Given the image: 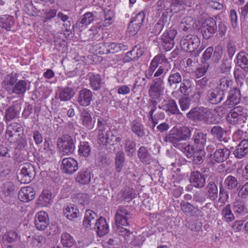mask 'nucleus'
Listing matches in <instances>:
<instances>
[{
  "instance_id": "1",
  "label": "nucleus",
  "mask_w": 248,
  "mask_h": 248,
  "mask_svg": "<svg viewBox=\"0 0 248 248\" xmlns=\"http://www.w3.org/2000/svg\"><path fill=\"white\" fill-rule=\"evenodd\" d=\"M171 68V64L162 53L158 54L152 60L149 66L145 72V76L148 79L154 77L158 78L164 76Z\"/></svg>"
},
{
  "instance_id": "2",
  "label": "nucleus",
  "mask_w": 248,
  "mask_h": 248,
  "mask_svg": "<svg viewBox=\"0 0 248 248\" xmlns=\"http://www.w3.org/2000/svg\"><path fill=\"white\" fill-rule=\"evenodd\" d=\"M188 119L197 122H202L206 124H214L217 123V119L211 111L207 108L202 107L192 108L187 114Z\"/></svg>"
},
{
  "instance_id": "3",
  "label": "nucleus",
  "mask_w": 248,
  "mask_h": 248,
  "mask_svg": "<svg viewBox=\"0 0 248 248\" xmlns=\"http://www.w3.org/2000/svg\"><path fill=\"white\" fill-rule=\"evenodd\" d=\"M191 131L186 126L173 127L166 135L164 141L172 143L175 147L179 145V142L186 140L191 136Z\"/></svg>"
},
{
  "instance_id": "4",
  "label": "nucleus",
  "mask_w": 248,
  "mask_h": 248,
  "mask_svg": "<svg viewBox=\"0 0 248 248\" xmlns=\"http://www.w3.org/2000/svg\"><path fill=\"white\" fill-rule=\"evenodd\" d=\"M248 118V113L244 110L242 106H237L232 108L228 114L226 120L231 124L233 125H241L244 127V124L247 123Z\"/></svg>"
},
{
  "instance_id": "5",
  "label": "nucleus",
  "mask_w": 248,
  "mask_h": 248,
  "mask_svg": "<svg viewBox=\"0 0 248 248\" xmlns=\"http://www.w3.org/2000/svg\"><path fill=\"white\" fill-rule=\"evenodd\" d=\"M164 81V76L154 79L148 91V94L151 101H159L163 92Z\"/></svg>"
},
{
  "instance_id": "6",
  "label": "nucleus",
  "mask_w": 248,
  "mask_h": 248,
  "mask_svg": "<svg viewBox=\"0 0 248 248\" xmlns=\"http://www.w3.org/2000/svg\"><path fill=\"white\" fill-rule=\"evenodd\" d=\"M201 41L199 38L194 35L188 34L180 41V45L185 51L193 53L199 49Z\"/></svg>"
},
{
  "instance_id": "7",
  "label": "nucleus",
  "mask_w": 248,
  "mask_h": 248,
  "mask_svg": "<svg viewBox=\"0 0 248 248\" xmlns=\"http://www.w3.org/2000/svg\"><path fill=\"white\" fill-rule=\"evenodd\" d=\"M58 145L60 148V153L64 155L72 154L75 148L73 138L68 134L63 135L58 139Z\"/></svg>"
},
{
  "instance_id": "8",
  "label": "nucleus",
  "mask_w": 248,
  "mask_h": 248,
  "mask_svg": "<svg viewBox=\"0 0 248 248\" xmlns=\"http://www.w3.org/2000/svg\"><path fill=\"white\" fill-rule=\"evenodd\" d=\"M35 171L34 166L30 163H25L17 174V179L21 184H28L34 178Z\"/></svg>"
},
{
  "instance_id": "9",
  "label": "nucleus",
  "mask_w": 248,
  "mask_h": 248,
  "mask_svg": "<svg viewBox=\"0 0 248 248\" xmlns=\"http://www.w3.org/2000/svg\"><path fill=\"white\" fill-rule=\"evenodd\" d=\"M177 33L176 30L171 27L167 29L161 36V43L167 51L171 49L174 45V38Z\"/></svg>"
},
{
  "instance_id": "10",
  "label": "nucleus",
  "mask_w": 248,
  "mask_h": 248,
  "mask_svg": "<svg viewBox=\"0 0 248 248\" xmlns=\"http://www.w3.org/2000/svg\"><path fill=\"white\" fill-rule=\"evenodd\" d=\"M201 29L203 37L205 39L210 38L217 31L215 20L211 17L206 18L203 22Z\"/></svg>"
},
{
  "instance_id": "11",
  "label": "nucleus",
  "mask_w": 248,
  "mask_h": 248,
  "mask_svg": "<svg viewBox=\"0 0 248 248\" xmlns=\"http://www.w3.org/2000/svg\"><path fill=\"white\" fill-rule=\"evenodd\" d=\"M61 169L63 172L72 174L78 170V163L73 158H65L62 160Z\"/></svg>"
},
{
  "instance_id": "12",
  "label": "nucleus",
  "mask_w": 248,
  "mask_h": 248,
  "mask_svg": "<svg viewBox=\"0 0 248 248\" xmlns=\"http://www.w3.org/2000/svg\"><path fill=\"white\" fill-rule=\"evenodd\" d=\"M93 98V93L89 89L84 88L79 91L77 96L78 104L84 107L89 106Z\"/></svg>"
},
{
  "instance_id": "13",
  "label": "nucleus",
  "mask_w": 248,
  "mask_h": 248,
  "mask_svg": "<svg viewBox=\"0 0 248 248\" xmlns=\"http://www.w3.org/2000/svg\"><path fill=\"white\" fill-rule=\"evenodd\" d=\"M21 131L22 128L19 124L16 123H12L7 128L6 138L10 142H15L20 138V135L17 134Z\"/></svg>"
},
{
  "instance_id": "14",
  "label": "nucleus",
  "mask_w": 248,
  "mask_h": 248,
  "mask_svg": "<svg viewBox=\"0 0 248 248\" xmlns=\"http://www.w3.org/2000/svg\"><path fill=\"white\" fill-rule=\"evenodd\" d=\"M80 120L83 126L88 130L93 128L95 118H92L91 113L87 109L83 108L80 115Z\"/></svg>"
},
{
  "instance_id": "15",
  "label": "nucleus",
  "mask_w": 248,
  "mask_h": 248,
  "mask_svg": "<svg viewBox=\"0 0 248 248\" xmlns=\"http://www.w3.org/2000/svg\"><path fill=\"white\" fill-rule=\"evenodd\" d=\"M131 218L130 213L124 207H119L115 215L116 224L127 226L129 224L128 219Z\"/></svg>"
},
{
  "instance_id": "16",
  "label": "nucleus",
  "mask_w": 248,
  "mask_h": 248,
  "mask_svg": "<svg viewBox=\"0 0 248 248\" xmlns=\"http://www.w3.org/2000/svg\"><path fill=\"white\" fill-rule=\"evenodd\" d=\"M100 48L103 49V54L115 53L126 49V46L122 43L108 42L102 44Z\"/></svg>"
},
{
  "instance_id": "17",
  "label": "nucleus",
  "mask_w": 248,
  "mask_h": 248,
  "mask_svg": "<svg viewBox=\"0 0 248 248\" xmlns=\"http://www.w3.org/2000/svg\"><path fill=\"white\" fill-rule=\"evenodd\" d=\"M49 218L47 214L41 211L37 213L34 218V223L36 229L38 230H45L49 224Z\"/></svg>"
},
{
  "instance_id": "18",
  "label": "nucleus",
  "mask_w": 248,
  "mask_h": 248,
  "mask_svg": "<svg viewBox=\"0 0 248 248\" xmlns=\"http://www.w3.org/2000/svg\"><path fill=\"white\" fill-rule=\"evenodd\" d=\"M196 26V20L191 16H186L182 19L178 30L180 31L190 32L195 29Z\"/></svg>"
},
{
  "instance_id": "19",
  "label": "nucleus",
  "mask_w": 248,
  "mask_h": 248,
  "mask_svg": "<svg viewBox=\"0 0 248 248\" xmlns=\"http://www.w3.org/2000/svg\"><path fill=\"white\" fill-rule=\"evenodd\" d=\"M241 97L239 90L236 88H233L229 92L227 99L225 101V105L228 108H231L239 103Z\"/></svg>"
},
{
  "instance_id": "20",
  "label": "nucleus",
  "mask_w": 248,
  "mask_h": 248,
  "mask_svg": "<svg viewBox=\"0 0 248 248\" xmlns=\"http://www.w3.org/2000/svg\"><path fill=\"white\" fill-rule=\"evenodd\" d=\"M234 157L238 159H242L248 154V140H242L232 151Z\"/></svg>"
},
{
  "instance_id": "21",
  "label": "nucleus",
  "mask_w": 248,
  "mask_h": 248,
  "mask_svg": "<svg viewBox=\"0 0 248 248\" xmlns=\"http://www.w3.org/2000/svg\"><path fill=\"white\" fill-rule=\"evenodd\" d=\"M224 95L222 92L215 88L208 91L206 98L209 103L217 105L223 100Z\"/></svg>"
},
{
  "instance_id": "22",
  "label": "nucleus",
  "mask_w": 248,
  "mask_h": 248,
  "mask_svg": "<svg viewBox=\"0 0 248 248\" xmlns=\"http://www.w3.org/2000/svg\"><path fill=\"white\" fill-rule=\"evenodd\" d=\"M190 182L195 187L202 188L205 186L206 180L204 174L198 171H194L190 174Z\"/></svg>"
},
{
  "instance_id": "23",
  "label": "nucleus",
  "mask_w": 248,
  "mask_h": 248,
  "mask_svg": "<svg viewBox=\"0 0 248 248\" xmlns=\"http://www.w3.org/2000/svg\"><path fill=\"white\" fill-rule=\"evenodd\" d=\"M227 130L220 125H215L211 128L210 134L219 141L226 143L228 138L226 136Z\"/></svg>"
},
{
  "instance_id": "24",
  "label": "nucleus",
  "mask_w": 248,
  "mask_h": 248,
  "mask_svg": "<svg viewBox=\"0 0 248 248\" xmlns=\"http://www.w3.org/2000/svg\"><path fill=\"white\" fill-rule=\"evenodd\" d=\"M35 195L34 189L30 186L22 187L19 191L18 197L23 202H27L32 200Z\"/></svg>"
},
{
  "instance_id": "25",
  "label": "nucleus",
  "mask_w": 248,
  "mask_h": 248,
  "mask_svg": "<svg viewBox=\"0 0 248 248\" xmlns=\"http://www.w3.org/2000/svg\"><path fill=\"white\" fill-rule=\"evenodd\" d=\"M162 108L168 114H181L175 101L171 98H168L163 101Z\"/></svg>"
},
{
  "instance_id": "26",
  "label": "nucleus",
  "mask_w": 248,
  "mask_h": 248,
  "mask_svg": "<svg viewBox=\"0 0 248 248\" xmlns=\"http://www.w3.org/2000/svg\"><path fill=\"white\" fill-rule=\"evenodd\" d=\"M92 228H94L97 235L100 237L107 234L109 230L108 225L105 218L103 217L98 219Z\"/></svg>"
},
{
  "instance_id": "27",
  "label": "nucleus",
  "mask_w": 248,
  "mask_h": 248,
  "mask_svg": "<svg viewBox=\"0 0 248 248\" xmlns=\"http://www.w3.org/2000/svg\"><path fill=\"white\" fill-rule=\"evenodd\" d=\"M30 82L26 79L19 80L14 85L12 93L17 95H24L30 89Z\"/></svg>"
},
{
  "instance_id": "28",
  "label": "nucleus",
  "mask_w": 248,
  "mask_h": 248,
  "mask_svg": "<svg viewBox=\"0 0 248 248\" xmlns=\"http://www.w3.org/2000/svg\"><path fill=\"white\" fill-rule=\"evenodd\" d=\"M89 84L93 91L99 90L105 84L103 79L99 74H89Z\"/></svg>"
},
{
  "instance_id": "29",
  "label": "nucleus",
  "mask_w": 248,
  "mask_h": 248,
  "mask_svg": "<svg viewBox=\"0 0 248 248\" xmlns=\"http://www.w3.org/2000/svg\"><path fill=\"white\" fill-rule=\"evenodd\" d=\"M230 151L227 148L217 150L213 155L210 154L212 159L217 163H221L229 156Z\"/></svg>"
},
{
  "instance_id": "30",
  "label": "nucleus",
  "mask_w": 248,
  "mask_h": 248,
  "mask_svg": "<svg viewBox=\"0 0 248 248\" xmlns=\"http://www.w3.org/2000/svg\"><path fill=\"white\" fill-rule=\"evenodd\" d=\"M17 80L16 74L13 73L7 75L2 82V87L8 92H12Z\"/></svg>"
},
{
  "instance_id": "31",
  "label": "nucleus",
  "mask_w": 248,
  "mask_h": 248,
  "mask_svg": "<svg viewBox=\"0 0 248 248\" xmlns=\"http://www.w3.org/2000/svg\"><path fill=\"white\" fill-rule=\"evenodd\" d=\"M95 16L93 12H87L82 15L76 23L77 27L81 30L86 28L94 20Z\"/></svg>"
},
{
  "instance_id": "32",
  "label": "nucleus",
  "mask_w": 248,
  "mask_h": 248,
  "mask_svg": "<svg viewBox=\"0 0 248 248\" xmlns=\"http://www.w3.org/2000/svg\"><path fill=\"white\" fill-rule=\"evenodd\" d=\"M15 23V19L13 16L4 15L0 16V27L6 31H11Z\"/></svg>"
},
{
  "instance_id": "33",
  "label": "nucleus",
  "mask_w": 248,
  "mask_h": 248,
  "mask_svg": "<svg viewBox=\"0 0 248 248\" xmlns=\"http://www.w3.org/2000/svg\"><path fill=\"white\" fill-rule=\"evenodd\" d=\"M232 209L235 214L244 216L248 213V208L244 201L241 199H236L232 204Z\"/></svg>"
},
{
  "instance_id": "34",
  "label": "nucleus",
  "mask_w": 248,
  "mask_h": 248,
  "mask_svg": "<svg viewBox=\"0 0 248 248\" xmlns=\"http://www.w3.org/2000/svg\"><path fill=\"white\" fill-rule=\"evenodd\" d=\"M206 197L211 201H215L218 197V189L216 183L213 181L209 182L205 188Z\"/></svg>"
},
{
  "instance_id": "35",
  "label": "nucleus",
  "mask_w": 248,
  "mask_h": 248,
  "mask_svg": "<svg viewBox=\"0 0 248 248\" xmlns=\"http://www.w3.org/2000/svg\"><path fill=\"white\" fill-rule=\"evenodd\" d=\"M143 53L144 50L140 46H136L126 53L125 60L127 62L136 61L143 55Z\"/></svg>"
},
{
  "instance_id": "36",
  "label": "nucleus",
  "mask_w": 248,
  "mask_h": 248,
  "mask_svg": "<svg viewBox=\"0 0 248 248\" xmlns=\"http://www.w3.org/2000/svg\"><path fill=\"white\" fill-rule=\"evenodd\" d=\"M131 128L138 138H142L146 134L144 126L139 119H136L132 122Z\"/></svg>"
},
{
  "instance_id": "37",
  "label": "nucleus",
  "mask_w": 248,
  "mask_h": 248,
  "mask_svg": "<svg viewBox=\"0 0 248 248\" xmlns=\"http://www.w3.org/2000/svg\"><path fill=\"white\" fill-rule=\"evenodd\" d=\"M138 158L140 161L146 164H150L153 160L152 157L147 147L141 146L137 151Z\"/></svg>"
},
{
  "instance_id": "38",
  "label": "nucleus",
  "mask_w": 248,
  "mask_h": 248,
  "mask_svg": "<svg viewBox=\"0 0 248 248\" xmlns=\"http://www.w3.org/2000/svg\"><path fill=\"white\" fill-rule=\"evenodd\" d=\"M109 130L110 128L107 124L105 119L99 116L97 118L96 130L98 131V137L99 140H101V138H103L104 135Z\"/></svg>"
},
{
  "instance_id": "39",
  "label": "nucleus",
  "mask_w": 248,
  "mask_h": 248,
  "mask_svg": "<svg viewBox=\"0 0 248 248\" xmlns=\"http://www.w3.org/2000/svg\"><path fill=\"white\" fill-rule=\"evenodd\" d=\"M63 214L70 220H74L79 215V211L77 206L69 204L63 210Z\"/></svg>"
},
{
  "instance_id": "40",
  "label": "nucleus",
  "mask_w": 248,
  "mask_h": 248,
  "mask_svg": "<svg viewBox=\"0 0 248 248\" xmlns=\"http://www.w3.org/2000/svg\"><path fill=\"white\" fill-rule=\"evenodd\" d=\"M96 218L97 215L95 212L91 210H87L83 220V225L86 228L93 229V226L97 220Z\"/></svg>"
},
{
  "instance_id": "41",
  "label": "nucleus",
  "mask_w": 248,
  "mask_h": 248,
  "mask_svg": "<svg viewBox=\"0 0 248 248\" xmlns=\"http://www.w3.org/2000/svg\"><path fill=\"white\" fill-rule=\"evenodd\" d=\"M182 78L180 72L172 70L168 78V83L171 88H175L177 85L181 83Z\"/></svg>"
},
{
  "instance_id": "42",
  "label": "nucleus",
  "mask_w": 248,
  "mask_h": 248,
  "mask_svg": "<svg viewBox=\"0 0 248 248\" xmlns=\"http://www.w3.org/2000/svg\"><path fill=\"white\" fill-rule=\"evenodd\" d=\"M52 202V193L48 190H44L38 198L37 203L41 206H46Z\"/></svg>"
},
{
  "instance_id": "43",
  "label": "nucleus",
  "mask_w": 248,
  "mask_h": 248,
  "mask_svg": "<svg viewBox=\"0 0 248 248\" xmlns=\"http://www.w3.org/2000/svg\"><path fill=\"white\" fill-rule=\"evenodd\" d=\"M180 207L182 211L186 215L195 216L200 211L197 207L188 202L182 201L180 203Z\"/></svg>"
},
{
  "instance_id": "44",
  "label": "nucleus",
  "mask_w": 248,
  "mask_h": 248,
  "mask_svg": "<svg viewBox=\"0 0 248 248\" xmlns=\"http://www.w3.org/2000/svg\"><path fill=\"white\" fill-rule=\"evenodd\" d=\"M114 14L110 9L103 10V17L100 22V26L108 27L114 22Z\"/></svg>"
},
{
  "instance_id": "45",
  "label": "nucleus",
  "mask_w": 248,
  "mask_h": 248,
  "mask_svg": "<svg viewBox=\"0 0 248 248\" xmlns=\"http://www.w3.org/2000/svg\"><path fill=\"white\" fill-rule=\"evenodd\" d=\"M232 84V81L229 78L224 77L219 79L216 88L225 95V92L228 91L229 88L230 87Z\"/></svg>"
},
{
  "instance_id": "46",
  "label": "nucleus",
  "mask_w": 248,
  "mask_h": 248,
  "mask_svg": "<svg viewBox=\"0 0 248 248\" xmlns=\"http://www.w3.org/2000/svg\"><path fill=\"white\" fill-rule=\"evenodd\" d=\"M237 63L245 71L248 72V54L241 51L237 55Z\"/></svg>"
},
{
  "instance_id": "47",
  "label": "nucleus",
  "mask_w": 248,
  "mask_h": 248,
  "mask_svg": "<svg viewBox=\"0 0 248 248\" xmlns=\"http://www.w3.org/2000/svg\"><path fill=\"white\" fill-rule=\"evenodd\" d=\"M90 172L85 169H83L79 171L76 178V181L81 185L87 184L90 182Z\"/></svg>"
},
{
  "instance_id": "48",
  "label": "nucleus",
  "mask_w": 248,
  "mask_h": 248,
  "mask_svg": "<svg viewBox=\"0 0 248 248\" xmlns=\"http://www.w3.org/2000/svg\"><path fill=\"white\" fill-rule=\"evenodd\" d=\"M207 139V134L202 132H195L193 136L194 143L201 149L204 148Z\"/></svg>"
},
{
  "instance_id": "49",
  "label": "nucleus",
  "mask_w": 248,
  "mask_h": 248,
  "mask_svg": "<svg viewBox=\"0 0 248 248\" xmlns=\"http://www.w3.org/2000/svg\"><path fill=\"white\" fill-rule=\"evenodd\" d=\"M0 10L3 13H15V15L18 11L13 2H6L4 0H0Z\"/></svg>"
},
{
  "instance_id": "50",
  "label": "nucleus",
  "mask_w": 248,
  "mask_h": 248,
  "mask_svg": "<svg viewBox=\"0 0 248 248\" xmlns=\"http://www.w3.org/2000/svg\"><path fill=\"white\" fill-rule=\"evenodd\" d=\"M238 185L237 178L234 176L229 175L224 179V185L226 189L230 190L235 189Z\"/></svg>"
},
{
  "instance_id": "51",
  "label": "nucleus",
  "mask_w": 248,
  "mask_h": 248,
  "mask_svg": "<svg viewBox=\"0 0 248 248\" xmlns=\"http://www.w3.org/2000/svg\"><path fill=\"white\" fill-rule=\"evenodd\" d=\"M136 142L130 138L126 139L124 143V151L127 156L131 157L135 154Z\"/></svg>"
},
{
  "instance_id": "52",
  "label": "nucleus",
  "mask_w": 248,
  "mask_h": 248,
  "mask_svg": "<svg viewBox=\"0 0 248 248\" xmlns=\"http://www.w3.org/2000/svg\"><path fill=\"white\" fill-rule=\"evenodd\" d=\"M74 90L69 87H66L59 91L58 98L61 101H67L71 99L74 96Z\"/></svg>"
},
{
  "instance_id": "53",
  "label": "nucleus",
  "mask_w": 248,
  "mask_h": 248,
  "mask_svg": "<svg viewBox=\"0 0 248 248\" xmlns=\"http://www.w3.org/2000/svg\"><path fill=\"white\" fill-rule=\"evenodd\" d=\"M167 22V16L163 14L159 20L155 25L153 32L156 35L159 34Z\"/></svg>"
},
{
  "instance_id": "54",
  "label": "nucleus",
  "mask_w": 248,
  "mask_h": 248,
  "mask_svg": "<svg viewBox=\"0 0 248 248\" xmlns=\"http://www.w3.org/2000/svg\"><path fill=\"white\" fill-rule=\"evenodd\" d=\"M78 155L85 157L89 156L91 153V146L88 142H80L78 146Z\"/></svg>"
},
{
  "instance_id": "55",
  "label": "nucleus",
  "mask_w": 248,
  "mask_h": 248,
  "mask_svg": "<svg viewBox=\"0 0 248 248\" xmlns=\"http://www.w3.org/2000/svg\"><path fill=\"white\" fill-rule=\"evenodd\" d=\"M61 241L63 246L66 248L72 247L75 242L73 237L67 232H63L62 234Z\"/></svg>"
},
{
  "instance_id": "56",
  "label": "nucleus",
  "mask_w": 248,
  "mask_h": 248,
  "mask_svg": "<svg viewBox=\"0 0 248 248\" xmlns=\"http://www.w3.org/2000/svg\"><path fill=\"white\" fill-rule=\"evenodd\" d=\"M209 79L206 77L196 80V88L198 94L201 93L203 90H206L209 87Z\"/></svg>"
},
{
  "instance_id": "57",
  "label": "nucleus",
  "mask_w": 248,
  "mask_h": 248,
  "mask_svg": "<svg viewBox=\"0 0 248 248\" xmlns=\"http://www.w3.org/2000/svg\"><path fill=\"white\" fill-rule=\"evenodd\" d=\"M221 215L227 222H231L235 218L234 216L232 213L231 206L230 204H227L222 210Z\"/></svg>"
},
{
  "instance_id": "58",
  "label": "nucleus",
  "mask_w": 248,
  "mask_h": 248,
  "mask_svg": "<svg viewBox=\"0 0 248 248\" xmlns=\"http://www.w3.org/2000/svg\"><path fill=\"white\" fill-rule=\"evenodd\" d=\"M125 160L124 154L123 152L120 151L116 154L115 157V167L117 172L121 171Z\"/></svg>"
},
{
  "instance_id": "59",
  "label": "nucleus",
  "mask_w": 248,
  "mask_h": 248,
  "mask_svg": "<svg viewBox=\"0 0 248 248\" xmlns=\"http://www.w3.org/2000/svg\"><path fill=\"white\" fill-rule=\"evenodd\" d=\"M176 147L181 150L188 158L191 157L194 153L193 146L189 144H179V145L177 146Z\"/></svg>"
},
{
  "instance_id": "60",
  "label": "nucleus",
  "mask_w": 248,
  "mask_h": 248,
  "mask_svg": "<svg viewBox=\"0 0 248 248\" xmlns=\"http://www.w3.org/2000/svg\"><path fill=\"white\" fill-rule=\"evenodd\" d=\"M204 47L202 46L199 47V49L193 54L191 58H188L186 61V65L188 67H194L196 64L198 59L197 57L199 55L203 49Z\"/></svg>"
},
{
  "instance_id": "61",
  "label": "nucleus",
  "mask_w": 248,
  "mask_h": 248,
  "mask_svg": "<svg viewBox=\"0 0 248 248\" xmlns=\"http://www.w3.org/2000/svg\"><path fill=\"white\" fill-rule=\"evenodd\" d=\"M17 233L16 232L10 231L6 233L2 236V243H11L17 239Z\"/></svg>"
},
{
  "instance_id": "62",
  "label": "nucleus",
  "mask_w": 248,
  "mask_h": 248,
  "mask_svg": "<svg viewBox=\"0 0 248 248\" xmlns=\"http://www.w3.org/2000/svg\"><path fill=\"white\" fill-rule=\"evenodd\" d=\"M18 111L16 109L15 107L11 106L9 107L6 110L5 119L6 121H10L16 118L18 114Z\"/></svg>"
},
{
  "instance_id": "63",
  "label": "nucleus",
  "mask_w": 248,
  "mask_h": 248,
  "mask_svg": "<svg viewBox=\"0 0 248 248\" xmlns=\"http://www.w3.org/2000/svg\"><path fill=\"white\" fill-rule=\"evenodd\" d=\"M57 17L64 22L63 26L64 27L66 31H71V22L68 20L69 17L64 14L62 12H59L57 15Z\"/></svg>"
},
{
  "instance_id": "64",
  "label": "nucleus",
  "mask_w": 248,
  "mask_h": 248,
  "mask_svg": "<svg viewBox=\"0 0 248 248\" xmlns=\"http://www.w3.org/2000/svg\"><path fill=\"white\" fill-rule=\"evenodd\" d=\"M206 198L205 192L202 190H200L195 192L193 197V201L195 202L202 204L206 201Z\"/></svg>"
}]
</instances>
